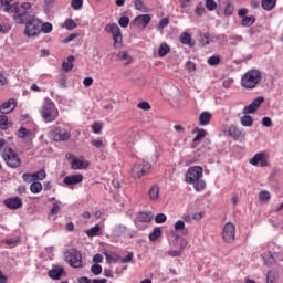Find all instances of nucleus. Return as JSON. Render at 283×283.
I'll return each mask as SVG.
<instances>
[{"label":"nucleus","mask_w":283,"mask_h":283,"mask_svg":"<svg viewBox=\"0 0 283 283\" xmlns=\"http://www.w3.org/2000/svg\"><path fill=\"white\" fill-rule=\"evenodd\" d=\"M186 70H188V72H196V63L188 61L186 63Z\"/></svg>","instance_id":"nucleus-64"},{"label":"nucleus","mask_w":283,"mask_h":283,"mask_svg":"<svg viewBox=\"0 0 283 283\" xmlns=\"http://www.w3.org/2000/svg\"><path fill=\"white\" fill-rule=\"evenodd\" d=\"M98 233H101V226H98V224L86 230V235H88V238H94V237L98 235Z\"/></svg>","instance_id":"nucleus-35"},{"label":"nucleus","mask_w":283,"mask_h":283,"mask_svg":"<svg viewBox=\"0 0 283 283\" xmlns=\"http://www.w3.org/2000/svg\"><path fill=\"white\" fill-rule=\"evenodd\" d=\"M205 136H207V130L205 129H198L197 130V135L196 137L193 138V143H198V140H200L201 138H205Z\"/></svg>","instance_id":"nucleus-50"},{"label":"nucleus","mask_w":283,"mask_h":283,"mask_svg":"<svg viewBox=\"0 0 283 283\" xmlns=\"http://www.w3.org/2000/svg\"><path fill=\"white\" fill-rule=\"evenodd\" d=\"M231 45H238V43H242V35H230Z\"/></svg>","instance_id":"nucleus-51"},{"label":"nucleus","mask_w":283,"mask_h":283,"mask_svg":"<svg viewBox=\"0 0 283 283\" xmlns=\"http://www.w3.org/2000/svg\"><path fill=\"white\" fill-rule=\"evenodd\" d=\"M163 235V229L160 227H156L150 233H149V240L150 242H156L158 238Z\"/></svg>","instance_id":"nucleus-26"},{"label":"nucleus","mask_w":283,"mask_h":283,"mask_svg":"<svg viewBox=\"0 0 283 283\" xmlns=\"http://www.w3.org/2000/svg\"><path fill=\"white\" fill-rule=\"evenodd\" d=\"M2 158L4 163L10 167L11 169H17L21 167V158L17 154L14 149H12L10 146L4 147L2 151Z\"/></svg>","instance_id":"nucleus-5"},{"label":"nucleus","mask_w":283,"mask_h":283,"mask_svg":"<svg viewBox=\"0 0 283 283\" xmlns=\"http://www.w3.org/2000/svg\"><path fill=\"white\" fill-rule=\"evenodd\" d=\"M102 129H103V126L99 123H94L92 125V130L94 134H101Z\"/></svg>","instance_id":"nucleus-62"},{"label":"nucleus","mask_w":283,"mask_h":283,"mask_svg":"<svg viewBox=\"0 0 283 283\" xmlns=\"http://www.w3.org/2000/svg\"><path fill=\"white\" fill-rule=\"evenodd\" d=\"M167 25H169V18H163L159 21L157 28H158V30H165V28H167Z\"/></svg>","instance_id":"nucleus-52"},{"label":"nucleus","mask_w":283,"mask_h":283,"mask_svg":"<svg viewBox=\"0 0 283 283\" xmlns=\"http://www.w3.org/2000/svg\"><path fill=\"white\" fill-rule=\"evenodd\" d=\"M221 62H222V59L220 57V55H212L208 59V65H210L211 67H216L217 65H220Z\"/></svg>","instance_id":"nucleus-31"},{"label":"nucleus","mask_w":283,"mask_h":283,"mask_svg":"<svg viewBox=\"0 0 283 283\" xmlns=\"http://www.w3.org/2000/svg\"><path fill=\"white\" fill-rule=\"evenodd\" d=\"M137 219L139 222H151L154 220V212H139Z\"/></svg>","instance_id":"nucleus-23"},{"label":"nucleus","mask_w":283,"mask_h":283,"mask_svg":"<svg viewBox=\"0 0 283 283\" xmlns=\"http://www.w3.org/2000/svg\"><path fill=\"white\" fill-rule=\"evenodd\" d=\"M149 199L156 202L160 196V187L158 185L151 186L148 190Z\"/></svg>","instance_id":"nucleus-22"},{"label":"nucleus","mask_w":283,"mask_h":283,"mask_svg":"<svg viewBox=\"0 0 283 283\" xmlns=\"http://www.w3.org/2000/svg\"><path fill=\"white\" fill-rule=\"evenodd\" d=\"M200 178H202V167L200 166L190 167L186 172V182L189 185L200 180Z\"/></svg>","instance_id":"nucleus-10"},{"label":"nucleus","mask_w":283,"mask_h":283,"mask_svg":"<svg viewBox=\"0 0 283 283\" xmlns=\"http://www.w3.org/2000/svg\"><path fill=\"white\" fill-rule=\"evenodd\" d=\"M170 50H171V49L169 48V45H167V43H163V44H160V46H159L158 55H159L160 57L167 56V54H169Z\"/></svg>","instance_id":"nucleus-36"},{"label":"nucleus","mask_w":283,"mask_h":283,"mask_svg":"<svg viewBox=\"0 0 283 283\" xmlns=\"http://www.w3.org/2000/svg\"><path fill=\"white\" fill-rule=\"evenodd\" d=\"M91 145H93V147H96V149H103V147H105V145L103 144V139H94L91 142Z\"/></svg>","instance_id":"nucleus-57"},{"label":"nucleus","mask_w":283,"mask_h":283,"mask_svg":"<svg viewBox=\"0 0 283 283\" xmlns=\"http://www.w3.org/2000/svg\"><path fill=\"white\" fill-rule=\"evenodd\" d=\"M222 239L228 244H232V242H235V224L231 222H227L222 230Z\"/></svg>","instance_id":"nucleus-9"},{"label":"nucleus","mask_w":283,"mask_h":283,"mask_svg":"<svg viewBox=\"0 0 283 283\" xmlns=\"http://www.w3.org/2000/svg\"><path fill=\"white\" fill-rule=\"evenodd\" d=\"M262 125L263 127H273V120H271V117H263Z\"/></svg>","instance_id":"nucleus-61"},{"label":"nucleus","mask_w":283,"mask_h":283,"mask_svg":"<svg viewBox=\"0 0 283 283\" xmlns=\"http://www.w3.org/2000/svg\"><path fill=\"white\" fill-rule=\"evenodd\" d=\"M22 179L27 182V184H30V182H35L34 180V175L33 174H23L22 175Z\"/></svg>","instance_id":"nucleus-56"},{"label":"nucleus","mask_w":283,"mask_h":283,"mask_svg":"<svg viewBox=\"0 0 283 283\" xmlns=\"http://www.w3.org/2000/svg\"><path fill=\"white\" fill-rule=\"evenodd\" d=\"M149 169H151V164H149V163L136 164L132 168L130 174H132L133 178H143V176H145V174H147V171H149Z\"/></svg>","instance_id":"nucleus-12"},{"label":"nucleus","mask_w":283,"mask_h":283,"mask_svg":"<svg viewBox=\"0 0 283 283\" xmlns=\"http://www.w3.org/2000/svg\"><path fill=\"white\" fill-rule=\"evenodd\" d=\"M71 8H73V10H82L83 0H72L71 1Z\"/></svg>","instance_id":"nucleus-48"},{"label":"nucleus","mask_w":283,"mask_h":283,"mask_svg":"<svg viewBox=\"0 0 283 283\" xmlns=\"http://www.w3.org/2000/svg\"><path fill=\"white\" fill-rule=\"evenodd\" d=\"M125 233H127V227H125L123 224L115 227L114 235H116V238H120V235H125Z\"/></svg>","instance_id":"nucleus-33"},{"label":"nucleus","mask_w":283,"mask_h":283,"mask_svg":"<svg viewBox=\"0 0 283 283\" xmlns=\"http://www.w3.org/2000/svg\"><path fill=\"white\" fill-rule=\"evenodd\" d=\"M180 43H182V45H189L190 48H193V43H191V34L187 32L181 33Z\"/></svg>","instance_id":"nucleus-28"},{"label":"nucleus","mask_w":283,"mask_h":283,"mask_svg":"<svg viewBox=\"0 0 283 283\" xmlns=\"http://www.w3.org/2000/svg\"><path fill=\"white\" fill-rule=\"evenodd\" d=\"M30 189L32 193H41V191H43V185H41L39 181H33Z\"/></svg>","instance_id":"nucleus-34"},{"label":"nucleus","mask_w":283,"mask_h":283,"mask_svg":"<svg viewBox=\"0 0 283 283\" xmlns=\"http://www.w3.org/2000/svg\"><path fill=\"white\" fill-rule=\"evenodd\" d=\"M107 34H112L113 36V48L115 50H120L123 48V33L120 32V28L116 23L106 24L104 28Z\"/></svg>","instance_id":"nucleus-6"},{"label":"nucleus","mask_w":283,"mask_h":283,"mask_svg":"<svg viewBox=\"0 0 283 283\" xmlns=\"http://www.w3.org/2000/svg\"><path fill=\"white\" fill-rule=\"evenodd\" d=\"M117 59L119 61H126V65H129L132 63L133 59L130 57L129 53L127 51H120L117 53Z\"/></svg>","instance_id":"nucleus-29"},{"label":"nucleus","mask_w":283,"mask_h":283,"mask_svg":"<svg viewBox=\"0 0 283 283\" xmlns=\"http://www.w3.org/2000/svg\"><path fill=\"white\" fill-rule=\"evenodd\" d=\"M4 12H11L15 23H20L21 25L24 23L27 25L31 20L34 19V15H32L29 11H21V9H19V3H14L12 7L4 8Z\"/></svg>","instance_id":"nucleus-2"},{"label":"nucleus","mask_w":283,"mask_h":283,"mask_svg":"<svg viewBox=\"0 0 283 283\" xmlns=\"http://www.w3.org/2000/svg\"><path fill=\"white\" fill-rule=\"evenodd\" d=\"M52 30H53L52 23L45 22L42 24L40 32H43L44 34H50V32H52Z\"/></svg>","instance_id":"nucleus-44"},{"label":"nucleus","mask_w":283,"mask_h":283,"mask_svg":"<svg viewBox=\"0 0 283 283\" xmlns=\"http://www.w3.org/2000/svg\"><path fill=\"white\" fill-rule=\"evenodd\" d=\"M137 107H138L139 109H143L144 112H149V109H151V105H149L148 102H139V103L137 104Z\"/></svg>","instance_id":"nucleus-53"},{"label":"nucleus","mask_w":283,"mask_h":283,"mask_svg":"<svg viewBox=\"0 0 283 283\" xmlns=\"http://www.w3.org/2000/svg\"><path fill=\"white\" fill-rule=\"evenodd\" d=\"M91 272L93 275H101V273H103V266H101L98 263H95L91 266Z\"/></svg>","instance_id":"nucleus-45"},{"label":"nucleus","mask_w":283,"mask_h":283,"mask_svg":"<svg viewBox=\"0 0 283 283\" xmlns=\"http://www.w3.org/2000/svg\"><path fill=\"white\" fill-rule=\"evenodd\" d=\"M277 3V0H262L261 1V7L263 8V10H273V8H275Z\"/></svg>","instance_id":"nucleus-27"},{"label":"nucleus","mask_w":283,"mask_h":283,"mask_svg":"<svg viewBox=\"0 0 283 283\" xmlns=\"http://www.w3.org/2000/svg\"><path fill=\"white\" fill-rule=\"evenodd\" d=\"M262 81V73L259 70H249L241 77V85L245 90H255Z\"/></svg>","instance_id":"nucleus-1"},{"label":"nucleus","mask_w":283,"mask_h":283,"mask_svg":"<svg viewBox=\"0 0 283 283\" xmlns=\"http://www.w3.org/2000/svg\"><path fill=\"white\" fill-rule=\"evenodd\" d=\"M247 14H249V9L242 8L238 10V17L242 19L241 25L243 28H251L255 23V15L248 17Z\"/></svg>","instance_id":"nucleus-13"},{"label":"nucleus","mask_w":283,"mask_h":283,"mask_svg":"<svg viewBox=\"0 0 283 283\" xmlns=\"http://www.w3.org/2000/svg\"><path fill=\"white\" fill-rule=\"evenodd\" d=\"M264 103V97H258L255 98L251 104L245 106L243 108V114L249 115V114H255L258 109H260V106Z\"/></svg>","instance_id":"nucleus-15"},{"label":"nucleus","mask_w":283,"mask_h":283,"mask_svg":"<svg viewBox=\"0 0 283 283\" xmlns=\"http://www.w3.org/2000/svg\"><path fill=\"white\" fill-rule=\"evenodd\" d=\"M211 123V113L210 112H202L199 115V125H201V127H205L206 125H209Z\"/></svg>","instance_id":"nucleus-21"},{"label":"nucleus","mask_w":283,"mask_h":283,"mask_svg":"<svg viewBox=\"0 0 283 283\" xmlns=\"http://www.w3.org/2000/svg\"><path fill=\"white\" fill-rule=\"evenodd\" d=\"M64 273L65 269H63V266H55L49 271V277H51V280H61Z\"/></svg>","instance_id":"nucleus-20"},{"label":"nucleus","mask_w":283,"mask_h":283,"mask_svg":"<svg viewBox=\"0 0 283 283\" xmlns=\"http://www.w3.org/2000/svg\"><path fill=\"white\" fill-rule=\"evenodd\" d=\"M61 211V207H59V203H53V207L50 210L49 216H56Z\"/></svg>","instance_id":"nucleus-60"},{"label":"nucleus","mask_w":283,"mask_h":283,"mask_svg":"<svg viewBox=\"0 0 283 283\" xmlns=\"http://www.w3.org/2000/svg\"><path fill=\"white\" fill-rule=\"evenodd\" d=\"M15 108H17V99L9 98L7 102L0 105V113L10 114L11 112H14Z\"/></svg>","instance_id":"nucleus-17"},{"label":"nucleus","mask_w":283,"mask_h":283,"mask_svg":"<svg viewBox=\"0 0 283 283\" xmlns=\"http://www.w3.org/2000/svg\"><path fill=\"white\" fill-rule=\"evenodd\" d=\"M55 1L56 0H44V10H48L50 12V10L54 8Z\"/></svg>","instance_id":"nucleus-58"},{"label":"nucleus","mask_w":283,"mask_h":283,"mask_svg":"<svg viewBox=\"0 0 283 283\" xmlns=\"http://www.w3.org/2000/svg\"><path fill=\"white\" fill-rule=\"evenodd\" d=\"M134 260V252H129L126 258L120 259L122 264H127Z\"/></svg>","instance_id":"nucleus-59"},{"label":"nucleus","mask_w":283,"mask_h":283,"mask_svg":"<svg viewBox=\"0 0 283 283\" xmlns=\"http://www.w3.org/2000/svg\"><path fill=\"white\" fill-rule=\"evenodd\" d=\"M10 127V123H8V116L6 115H0V129L2 132H6Z\"/></svg>","instance_id":"nucleus-37"},{"label":"nucleus","mask_w":283,"mask_h":283,"mask_svg":"<svg viewBox=\"0 0 283 283\" xmlns=\"http://www.w3.org/2000/svg\"><path fill=\"white\" fill-rule=\"evenodd\" d=\"M4 207L7 209H11L12 211H17V209H21L23 207V199L20 197H11L3 201Z\"/></svg>","instance_id":"nucleus-14"},{"label":"nucleus","mask_w":283,"mask_h":283,"mask_svg":"<svg viewBox=\"0 0 283 283\" xmlns=\"http://www.w3.org/2000/svg\"><path fill=\"white\" fill-rule=\"evenodd\" d=\"M65 262L72 269H83V254L76 248H71L64 253Z\"/></svg>","instance_id":"nucleus-4"},{"label":"nucleus","mask_w":283,"mask_h":283,"mask_svg":"<svg viewBox=\"0 0 283 283\" xmlns=\"http://www.w3.org/2000/svg\"><path fill=\"white\" fill-rule=\"evenodd\" d=\"M118 23L120 28H127V25H129V17H120Z\"/></svg>","instance_id":"nucleus-55"},{"label":"nucleus","mask_w":283,"mask_h":283,"mask_svg":"<svg viewBox=\"0 0 283 283\" xmlns=\"http://www.w3.org/2000/svg\"><path fill=\"white\" fill-rule=\"evenodd\" d=\"M205 12H207V9H205V4H202V2L197 4V7L195 9V14L197 17H202V14H205Z\"/></svg>","instance_id":"nucleus-43"},{"label":"nucleus","mask_w":283,"mask_h":283,"mask_svg":"<svg viewBox=\"0 0 283 283\" xmlns=\"http://www.w3.org/2000/svg\"><path fill=\"white\" fill-rule=\"evenodd\" d=\"M175 231H180L182 235H189V229L185 227V221L179 220L175 223Z\"/></svg>","instance_id":"nucleus-25"},{"label":"nucleus","mask_w":283,"mask_h":283,"mask_svg":"<svg viewBox=\"0 0 283 283\" xmlns=\"http://www.w3.org/2000/svg\"><path fill=\"white\" fill-rule=\"evenodd\" d=\"M74 39H78L77 33H71L67 38H65L62 43H71Z\"/></svg>","instance_id":"nucleus-63"},{"label":"nucleus","mask_w":283,"mask_h":283,"mask_svg":"<svg viewBox=\"0 0 283 283\" xmlns=\"http://www.w3.org/2000/svg\"><path fill=\"white\" fill-rule=\"evenodd\" d=\"M90 167V161L84 159H78L76 156H71V169L81 170L87 169Z\"/></svg>","instance_id":"nucleus-16"},{"label":"nucleus","mask_w":283,"mask_h":283,"mask_svg":"<svg viewBox=\"0 0 283 283\" xmlns=\"http://www.w3.org/2000/svg\"><path fill=\"white\" fill-rule=\"evenodd\" d=\"M25 36H39L41 34V22L36 18H33L25 24Z\"/></svg>","instance_id":"nucleus-7"},{"label":"nucleus","mask_w":283,"mask_h":283,"mask_svg":"<svg viewBox=\"0 0 283 283\" xmlns=\"http://www.w3.org/2000/svg\"><path fill=\"white\" fill-rule=\"evenodd\" d=\"M259 200H262V202H269L271 200V192L268 190H262L259 193Z\"/></svg>","instance_id":"nucleus-40"},{"label":"nucleus","mask_w":283,"mask_h":283,"mask_svg":"<svg viewBox=\"0 0 283 283\" xmlns=\"http://www.w3.org/2000/svg\"><path fill=\"white\" fill-rule=\"evenodd\" d=\"M151 21V15L149 14H140L137 15L134 19V25H137V28H147V25H149V22Z\"/></svg>","instance_id":"nucleus-18"},{"label":"nucleus","mask_w":283,"mask_h":283,"mask_svg":"<svg viewBox=\"0 0 283 283\" xmlns=\"http://www.w3.org/2000/svg\"><path fill=\"white\" fill-rule=\"evenodd\" d=\"M191 185H193V189L197 191H205V188L207 187V182H205L202 179H197Z\"/></svg>","instance_id":"nucleus-32"},{"label":"nucleus","mask_w":283,"mask_h":283,"mask_svg":"<svg viewBox=\"0 0 283 283\" xmlns=\"http://www.w3.org/2000/svg\"><path fill=\"white\" fill-rule=\"evenodd\" d=\"M78 25L76 24V21H74V19H67L64 22L63 28H65L66 30H75V28H77Z\"/></svg>","instance_id":"nucleus-39"},{"label":"nucleus","mask_w":283,"mask_h":283,"mask_svg":"<svg viewBox=\"0 0 283 283\" xmlns=\"http://www.w3.org/2000/svg\"><path fill=\"white\" fill-rule=\"evenodd\" d=\"M40 114L44 123H54L59 118V109H56V105L51 99H46L43 103Z\"/></svg>","instance_id":"nucleus-3"},{"label":"nucleus","mask_w":283,"mask_h":283,"mask_svg":"<svg viewBox=\"0 0 283 283\" xmlns=\"http://www.w3.org/2000/svg\"><path fill=\"white\" fill-rule=\"evenodd\" d=\"M206 8L211 12L218 8V3H216V0H206Z\"/></svg>","instance_id":"nucleus-49"},{"label":"nucleus","mask_w":283,"mask_h":283,"mask_svg":"<svg viewBox=\"0 0 283 283\" xmlns=\"http://www.w3.org/2000/svg\"><path fill=\"white\" fill-rule=\"evenodd\" d=\"M4 242L8 244V247L14 248L21 242V238L15 237L11 239H6Z\"/></svg>","instance_id":"nucleus-42"},{"label":"nucleus","mask_w":283,"mask_h":283,"mask_svg":"<svg viewBox=\"0 0 283 283\" xmlns=\"http://www.w3.org/2000/svg\"><path fill=\"white\" fill-rule=\"evenodd\" d=\"M52 138L55 143H67L72 138V133L66 128L56 127L52 133Z\"/></svg>","instance_id":"nucleus-8"},{"label":"nucleus","mask_w":283,"mask_h":283,"mask_svg":"<svg viewBox=\"0 0 283 283\" xmlns=\"http://www.w3.org/2000/svg\"><path fill=\"white\" fill-rule=\"evenodd\" d=\"M74 61H76V57H74L73 55L69 56L67 62L62 63V69L65 72H71V70H73L74 67Z\"/></svg>","instance_id":"nucleus-24"},{"label":"nucleus","mask_w":283,"mask_h":283,"mask_svg":"<svg viewBox=\"0 0 283 283\" xmlns=\"http://www.w3.org/2000/svg\"><path fill=\"white\" fill-rule=\"evenodd\" d=\"M229 136H232V138H239L240 137V130H238V127L230 126L228 129Z\"/></svg>","instance_id":"nucleus-46"},{"label":"nucleus","mask_w":283,"mask_h":283,"mask_svg":"<svg viewBox=\"0 0 283 283\" xmlns=\"http://www.w3.org/2000/svg\"><path fill=\"white\" fill-rule=\"evenodd\" d=\"M155 222H156L157 224H163V223L167 222V216H166L165 213H158V214H156V217H155Z\"/></svg>","instance_id":"nucleus-47"},{"label":"nucleus","mask_w":283,"mask_h":283,"mask_svg":"<svg viewBox=\"0 0 283 283\" xmlns=\"http://www.w3.org/2000/svg\"><path fill=\"white\" fill-rule=\"evenodd\" d=\"M63 182L67 187H72V185H78L80 182H83V175L77 174V175L66 176L64 177Z\"/></svg>","instance_id":"nucleus-19"},{"label":"nucleus","mask_w":283,"mask_h":283,"mask_svg":"<svg viewBox=\"0 0 283 283\" xmlns=\"http://www.w3.org/2000/svg\"><path fill=\"white\" fill-rule=\"evenodd\" d=\"M240 123L243 125V127H251V125H253V117L244 114V116L240 118Z\"/></svg>","instance_id":"nucleus-30"},{"label":"nucleus","mask_w":283,"mask_h":283,"mask_svg":"<svg viewBox=\"0 0 283 283\" xmlns=\"http://www.w3.org/2000/svg\"><path fill=\"white\" fill-rule=\"evenodd\" d=\"M235 10V7L231 2H227L224 8V17H231Z\"/></svg>","instance_id":"nucleus-41"},{"label":"nucleus","mask_w":283,"mask_h":283,"mask_svg":"<svg viewBox=\"0 0 283 283\" xmlns=\"http://www.w3.org/2000/svg\"><path fill=\"white\" fill-rule=\"evenodd\" d=\"M46 176L48 174L45 172V170L41 169L33 174V179L35 180V182H38V180H45Z\"/></svg>","instance_id":"nucleus-38"},{"label":"nucleus","mask_w":283,"mask_h":283,"mask_svg":"<svg viewBox=\"0 0 283 283\" xmlns=\"http://www.w3.org/2000/svg\"><path fill=\"white\" fill-rule=\"evenodd\" d=\"M250 165H253V167H269V154L265 151H261L255 154L250 160Z\"/></svg>","instance_id":"nucleus-11"},{"label":"nucleus","mask_w":283,"mask_h":283,"mask_svg":"<svg viewBox=\"0 0 283 283\" xmlns=\"http://www.w3.org/2000/svg\"><path fill=\"white\" fill-rule=\"evenodd\" d=\"M27 136H30V130H28L25 127H21L18 130V137L19 138H27Z\"/></svg>","instance_id":"nucleus-54"}]
</instances>
